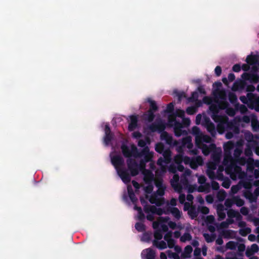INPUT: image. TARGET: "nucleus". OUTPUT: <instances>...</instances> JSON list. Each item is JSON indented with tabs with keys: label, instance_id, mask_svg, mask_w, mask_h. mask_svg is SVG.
<instances>
[{
	"label": "nucleus",
	"instance_id": "nucleus-56",
	"mask_svg": "<svg viewBox=\"0 0 259 259\" xmlns=\"http://www.w3.org/2000/svg\"><path fill=\"white\" fill-rule=\"evenodd\" d=\"M172 233L171 231H168L166 232V233L164 236V239L167 242L171 239H172Z\"/></svg>",
	"mask_w": 259,
	"mask_h": 259
},
{
	"label": "nucleus",
	"instance_id": "nucleus-40",
	"mask_svg": "<svg viewBox=\"0 0 259 259\" xmlns=\"http://www.w3.org/2000/svg\"><path fill=\"white\" fill-rule=\"evenodd\" d=\"M249 81L251 83H258L259 82V76L257 74L251 73L249 78Z\"/></svg>",
	"mask_w": 259,
	"mask_h": 259
},
{
	"label": "nucleus",
	"instance_id": "nucleus-60",
	"mask_svg": "<svg viewBox=\"0 0 259 259\" xmlns=\"http://www.w3.org/2000/svg\"><path fill=\"white\" fill-rule=\"evenodd\" d=\"M210 186L211 187L212 189L214 190H218L220 188L219 184L217 182L214 181H212L211 182V185Z\"/></svg>",
	"mask_w": 259,
	"mask_h": 259
},
{
	"label": "nucleus",
	"instance_id": "nucleus-12",
	"mask_svg": "<svg viewBox=\"0 0 259 259\" xmlns=\"http://www.w3.org/2000/svg\"><path fill=\"white\" fill-rule=\"evenodd\" d=\"M130 122L128 125V130L130 132L134 131L138 126V117L137 115H132L130 116Z\"/></svg>",
	"mask_w": 259,
	"mask_h": 259
},
{
	"label": "nucleus",
	"instance_id": "nucleus-26",
	"mask_svg": "<svg viewBox=\"0 0 259 259\" xmlns=\"http://www.w3.org/2000/svg\"><path fill=\"white\" fill-rule=\"evenodd\" d=\"M203 236L205 241L207 243H211L213 242L216 238V235L215 234H212L210 235L208 233H204L203 234Z\"/></svg>",
	"mask_w": 259,
	"mask_h": 259
},
{
	"label": "nucleus",
	"instance_id": "nucleus-61",
	"mask_svg": "<svg viewBox=\"0 0 259 259\" xmlns=\"http://www.w3.org/2000/svg\"><path fill=\"white\" fill-rule=\"evenodd\" d=\"M222 68L220 66H217L214 69L215 74L217 76H220L222 73Z\"/></svg>",
	"mask_w": 259,
	"mask_h": 259
},
{
	"label": "nucleus",
	"instance_id": "nucleus-23",
	"mask_svg": "<svg viewBox=\"0 0 259 259\" xmlns=\"http://www.w3.org/2000/svg\"><path fill=\"white\" fill-rule=\"evenodd\" d=\"M209 109L212 114H218L220 110V107L217 103L211 104L209 107Z\"/></svg>",
	"mask_w": 259,
	"mask_h": 259
},
{
	"label": "nucleus",
	"instance_id": "nucleus-2",
	"mask_svg": "<svg viewBox=\"0 0 259 259\" xmlns=\"http://www.w3.org/2000/svg\"><path fill=\"white\" fill-rule=\"evenodd\" d=\"M132 151L134 154V157L142 158L140 161L139 169H145L146 163L152 161L153 152L150 151V149L148 147L143 148L140 152H139L137 147L136 146H133L132 147Z\"/></svg>",
	"mask_w": 259,
	"mask_h": 259
},
{
	"label": "nucleus",
	"instance_id": "nucleus-4",
	"mask_svg": "<svg viewBox=\"0 0 259 259\" xmlns=\"http://www.w3.org/2000/svg\"><path fill=\"white\" fill-rule=\"evenodd\" d=\"M128 169L131 172V176L134 177L139 174V164L136 161L132 158H128L126 160Z\"/></svg>",
	"mask_w": 259,
	"mask_h": 259
},
{
	"label": "nucleus",
	"instance_id": "nucleus-10",
	"mask_svg": "<svg viewBox=\"0 0 259 259\" xmlns=\"http://www.w3.org/2000/svg\"><path fill=\"white\" fill-rule=\"evenodd\" d=\"M226 124V131L232 132L235 134H238L239 133L240 130L239 127L237 125L236 122L232 121H229L228 118L227 117Z\"/></svg>",
	"mask_w": 259,
	"mask_h": 259
},
{
	"label": "nucleus",
	"instance_id": "nucleus-8",
	"mask_svg": "<svg viewBox=\"0 0 259 259\" xmlns=\"http://www.w3.org/2000/svg\"><path fill=\"white\" fill-rule=\"evenodd\" d=\"M247 97L249 99V102L252 107H254L256 111H259V96L256 97L252 93H247Z\"/></svg>",
	"mask_w": 259,
	"mask_h": 259
},
{
	"label": "nucleus",
	"instance_id": "nucleus-11",
	"mask_svg": "<svg viewBox=\"0 0 259 259\" xmlns=\"http://www.w3.org/2000/svg\"><path fill=\"white\" fill-rule=\"evenodd\" d=\"M135 146L134 144L131 145V149L125 144H122L121 146V149L123 156L125 157L131 158L132 156L134 157V154L132 151V147Z\"/></svg>",
	"mask_w": 259,
	"mask_h": 259
},
{
	"label": "nucleus",
	"instance_id": "nucleus-21",
	"mask_svg": "<svg viewBox=\"0 0 259 259\" xmlns=\"http://www.w3.org/2000/svg\"><path fill=\"white\" fill-rule=\"evenodd\" d=\"M146 252V259H155V252L151 248H148L145 249Z\"/></svg>",
	"mask_w": 259,
	"mask_h": 259
},
{
	"label": "nucleus",
	"instance_id": "nucleus-42",
	"mask_svg": "<svg viewBox=\"0 0 259 259\" xmlns=\"http://www.w3.org/2000/svg\"><path fill=\"white\" fill-rule=\"evenodd\" d=\"M251 230L250 228H245L244 229H240L239 234L242 236H246L247 234H249L251 232Z\"/></svg>",
	"mask_w": 259,
	"mask_h": 259
},
{
	"label": "nucleus",
	"instance_id": "nucleus-41",
	"mask_svg": "<svg viewBox=\"0 0 259 259\" xmlns=\"http://www.w3.org/2000/svg\"><path fill=\"white\" fill-rule=\"evenodd\" d=\"M135 228L138 232H141L145 230V226L142 223L138 222L135 224Z\"/></svg>",
	"mask_w": 259,
	"mask_h": 259
},
{
	"label": "nucleus",
	"instance_id": "nucleus-51",
	"mask_svg": "<svg viewBox=\"0 0 259 259\" xmlns=\"http://www.w3.org/2000/svg\"><path fill=\"white\" fill-rule=\"evenodd\" d=\"M245 197L246 198H248L251 202L255 201L256 200V198L250 192L245 193Z\"/></svg>",
	"mask_w": 259,
	"mask_h": 259
},
{
	"label": "nucleus",
	"instance_id": "nucleus-64",
	"mask_svg": "<svg viewBox=\"0 0 259 259\" xmlns=\"http://www.w3.org/2000/svg\"><path fill=\"white\" fill-rule=\"evenodd\" d=\"M225 259H237L236 254L235 253H229Z\"/></svg>",
	"mask_w": 259,
	"mask_h": 259
},
{
	"label": "nucleus",
	"instance_id": "nucleus-14",
	"mask_svg": "<svg viewBox=\"0 0 259 259\" xmlns=\"http://www.w3.org/2000/svg\"><path fill=\"white\" fill-rule=\"evenodd\" d=\"M168 212H170L172 215L177 220H179L182 215V212L176 207H168L167 209Z\"/></svg>",
	"mask_w": 259,
	"mask_h": 259
},
{
	"label": "nucleus",
	"instance_id": "nucleus-57",
	"mask_svg": "<svg viewBox=\"0 0 259 259\" xmlns=\"http://www.w3.org/2000/svg\"><path fill=\"white\" fill-rule=\"evenodd\" d=\"M155 186L158 188H160L161 187H165L164 185L163 184V181L162 179H158L155 182Z\"/></svg>",
	"mask_w": 259,
	"mask_h": 259
},
{
	"label": "nucleus",
	"instance_id": "nucleus-29",
	"mask_svg": "<svg viewBox=\"0 0 259 259\" xmlns=\"http://www.w3.org/2000/svg\"><path fill=\"white\" fill-rule=\"evenodd\" d=\"M193 251V248L191 245H187L184 248V253L183 254L184 257H189L190 254Z\"/></svg>",
	"mask_w": 259,
	"mask_h": 259
},
{
	"label": "nucleus",
	"instance_id": "nucleus-33",
	"mask_svg": "<svg viewBox=\"0 0 259 259\" xmlns=\"http://www.w3.org/2000/svg\"><path fill=\"white\" fill-rule=\"evenodd\" d=\"M198 92L197 91H195L192 93L191 96L188 98V100L190 102H194L198 100Z\"/></svg>",
	"mask_w": 259,
	"mask_h": 259
},
{
	"label": "nucleus",
	"instance_id": "nucleus-24",
	"mask_svg": "<svg viewBox=\"0 0 259 259\" xmlns=\"http://www.w3.org/2000/svg\"><path fill=\"white\" fill-rule=\"evenodd\" d=\"M234 204H236L238 207H241L244 205V201L240 198L239 196H233Z\"/></svg>",
	"mask_w": 259,
	"mask_h": 259
},
{
	"label": "nucleus",
	"instance_id": "nucleus-39",
	"mask_svg": "<svg viewBox=\"0 0 259 259\" xmlns=\"http://www.w3.org/2000/svg\"><path fill=\"white\" fill-rule=\"evenodd\" d=\"M211 117L215 122L219 123L224 120V119L223 118L222 116L219 115V113L212 114Z\"/></svg>",
	"mask_w": 259,
	"mask_h": 259
},
{
	"label": "nucleus",
	"instance_id": "nucleus-7",
	"mask_svg": "<svg viewBox=\"0 0 259 259\" xmlns=\"http://www.w3.org/2000/svg\"><path fill=\"white\" fill-rule=\"evenodd\" d=\"M104 131V143L105 145L108 146L113 140L114 134L111 132L110 127L108 124L105 125Z\"/></svg>",
	"mask_w": 259,
	"mask_h": 259
},
{
	"label": "nucleus",
	"instance_id": "nucleus-63",
	"mask_svg": "<svg viewBox=\"0 0 259 259\" xmlns=\"http://www.w3.org/2000/svg\"><path fill=\"white\" fill-rule=\"evenodd\" d=\"M240 212L244 215H247L249 213V210L246 207L243 206L241 208Z\"/></svg>",
	"mask_w": 259,
	"mask_h": 259
},
{
	"label": "nucleus",
	"instance_id": "nucleus-54",
	"mask_svg": "<svg viewBox=\"0 0 259 259\" xmlns=\"http://www.w3.org/2000/svg\"><path fill=\"white\" fill-rule=\"evenodd\" d=\"M215 147V145L214 144H211L210 145V147H207L206 146V149H205V148H204L203 149V153L205 155H207L208 154L209 152L211 150V149L212 148H214Z\"/></svg>",
	"mask_w": 259,
	"mask_h": 259
},
{
	"label": "nucleus",
	"instance_id": "nucleus-19",
	"mask_svg": "<svg viewBox=\"0 0 259 259\" xmlns=\"http://www.w3.org/2000/svg\"><path fill=\"white\" fill-rule=\"evenodd\" d=\"M210 185L209 183L202 184L198 188V191L199 192L209 193L210 191Z\"/></svg>",
	"mask_w": 259,
	"mask_h": 259
},
{
	"label": "nucleus",
	"instance_id": "nucleus-49",
	"mask_svg": "<svg viewBox=\"0 0 259 259\" xmlns=\"http://www.w3.org/2000/svg\"><path fill=\"white\" fill-rule=\"evenodd\" d=\"M174 111V105L173 103H169L166 107V109L165 112L166 113H173Z\"/></svg>",
	"mask_w": 259,
	"mask_h": 259
},
{
	"label": "nucleus",
	"instance_id": "nucleus-32",
	"mask_svg": "<svg viewBox=\"0 0 259 259\" xmlns=\"http://www.w3.org/2000/svg\"><path fill=\"white\" fill-rule=\"evenodd\" d=\"M188 213L192 219H194L196 218L198 214L197 211L194 206L191 207V208L189 210Z\"/></svg>",
	"mask_w": 259,
	"mask_h": 259
},
{
	"label": "nucleus",
	"instance_id": "nucleus-38",
	"mask_svg": "<svg viewBox=\"0 0 259 259\" xmlns=\"http://www.w3.org/2000/svg\"><path fill=\"white\" fill-rule=\"evenodd\" d=\"M154 237L155 239L154 240H161L163 237V235L161 232V230L160 229H157L156 231H155L154 233Z\"/></svg>",
	"mask_w": 259,
	"mask_h": 259
},
{
	"label": "nucleus",
	"instance_id": "nucleus-58",
	"mask_svg": "<svg viewBox=\"0 0 259 259\" xmlns=\"http://www.w3.org/2000/svg\"><path fill=\"white\" fill-rule=\"evenodd\" d=\"M192 133L196 136H198L200 134V128L197 126H194L192 128Z\"/></svg>",
	"mask_w": 259,
	"mask_h": 259
},
{
	"label": "nucleus",
	"instance_id": "nucleus-35",
	"mask_svg": "<svg viewBox=\"0 0 259 259\" xmlns=\"http://www.w3.org/2000/svg\"><path fill=\"white\" fill-rule=\"evenodd\" d=\"M155 149L157 152H158L160 154H162L164 152V151L165 150L164 149V145L161 143H157L155 145Z\"/></svg>",
	"mask_w": 259,
	"mask_h": 259
},
{
	"label": "nucleus",
	"instance_id": "nucleus-18",
	"mask_svg": "<svg viewBox=\"0 0 259 259\" xmlns=\"http://www.w3.org/2000/svg\"><path fill=\"white\" fill-rule=\"evenodd\" d=\"M153 245L160 250L164 249L167 248V244L164 241H158L157 240L153 241Z\"/></svg>",
	"mask_w": 259,
	"mask_h": 259
},
{
	"label": "nucleus",
	"instance_id": "nucleus-50",
	"mask_svg": "<svg viewBox=\"0 0 259 259\" xmlns=\"http://www.w3.org/2000/svg\"><path fill=\"white\" fill-rule=\"evenodd\" d=\"M232 232L233 231L231 230H224L222 232V235L225 238H230Z\"/></svg>",
	"mask_w": 259,
	"mask_h": 259
},
{
	"label": "nucleus",
	"instance_id": "nucleus-45",
	"mask_svg": "<svg viewBox=\"0 0 259 259\" xmlns=\"http://www.w3.org/2000/svg\"><path fill=\"white\" fill-rule=\"evenodd\" d=\"M225 205L228 207L230 208L234 204L233 196L231 198H227L225 200Z\"/></svg>",
	"mask_w": 259,
	"mask_h": 259
},
{
	"label": "nucleus",
	"instance_id": "nucleus-17",
	"mask_svg": "<svg viewBox=\"0 0 259 259\" xmlns=\"http://www.w3.org/2000/svg\"><path fill=\"white\" fill-rule=\"evenodd\" d=\"M227 117L223 121L218 123L217 125V130L219 133L222 134L227 130L226 124Z\"/></svg>",
	"mask_w": 259,
	"mask_h": 259
},
{
	"label": "nucleus",
	"instance_id": "nucleus-55",
	"mask_svg": "<svg viewBox=\"0 0 259 259\" xmlns=\"http://www.w3.org/2000/svg\"><path fill=\"white\" fill-rule=\"evenodd\" d=\"M229 100L231 103H235L237 100V97L234 93H230L229 94Z\"/></svg>",
	"mask_w": 259,
	"mask_h": 259
},
{
	"label": "nucleus",
	"instance_id": "nucleus-44",
	"mask_svg": "<svg viewBox=\"0 0 259 259\" xmlns=\"http://www.w3.org/2000/svg\"><path fill=\"white\" fill-rule=\"evenodd\" d=\"M197 112V108L195 106H190L186 109V112L189 115H193Z\"/></svg>",
	"mask_w": 259,
	"mask_h": 259
},
{
	"label": "nucleus",
	"instance_id": "nucleus-62",
	"mask_svg": "<svg viewBox=\"0 0 259 259\" xmlns=\"http://www.w3.org/2000/svg\"><path fill=\"white\" fill-rule=\"evenodd\" d=\"M250 249L251 250L252 252L254 253L258 251L259 247L256 244H253L251 245Z\"/></svg>",
	"mask_w": 259,
	"mask_h": 259
},
{
	"label": "nucleus",
	"instance_id": "nucleus-47",
	"mask_svg": "<svg viewBox=\"0 0 259 259\" xmlns=\"http://www.w3.org/2000/svg\"><path fill=\"white\" fill-rule=\"evenodd\" d=\"M244 83H238L235 82L233 86L232 89L234 91H237L239 89H242L244 88Z\"/></svg>",
	"mask_w": 259,
	"mask_h": 259
},
{
	"label": "nucleus",
	"instance_id": "nucleus-9",
	"mask_svg": "<svg viewBox=\"0 0 259 259\" xmlns=\"http://www.w3.org/2000/svg\"><path fill=\"white\" fill-rule=\"evenodd\" d=\"M204 126L207 131L210 134L212 137L216 135V130L214 124L210 121L209 118H205L204 119Z\"/></svg>",
	"mask_w": 259,
	"mask_h": 259
},
{
	"label": "nucleus",
	"instance_id": "nucleus-27",
	"mask_svg": "<svg viewBox=\"0 0 259 259\" xmlns=\"http://www.w3.org/2000/svg\"><path fill=\"white\" fill-rule=\"evenodd\" d=\"M246 62L249 65L255 64L257 62V57L255 55H248L246 59Z\"/></svg>",
	"mask_w": 259,
	"mask_h": 259
},
{
	"label": "nucleus",
	"instance_id": "nucleus-22",
	"mask_svg": "<svg viewBox=\"0 0 259 259\" xmlns=\"http://www.w3.org/2000/svg\"><path fill=\"white\" fill-rule=\"evenodd\" d=\"M147 102L150 104V108L148 110H151L152 111H153L154 112H156L158 109V107L156 104V103L155 101L151 100V99H148Z\"/></svg>",
	"mask_w": 259,
	"mask_h": 259
},
{
	"label": "nucleus",
	"instance_id": "nucleus-28",
	"mask_svg": "<svg viewBox=\"0 0 259 259\" xmlns=\"http://www.w3.org/2000/svg\"><path fill=\"white\" fill-rule=\"evenodd\" d=\"M154 179V176L153 174L148 171L147 174H146L144 176V180L146 183H151Z\"/></svg>",
	"mask_w": 259,
	"mask_h": 259
},
{
	"label": "nucleus",
	"instance_id": "nucleus-53",
	"mask_svg": "<svg viewBox=\"0 0 259 259\" xmlns=\"http://www.w3.org/2000/svg\"><path fill=\"white\" fill-rule=\"evenodd\" d=\"M175 135L177 137H180L182 135L186 134V132L184 130H183L182 128L181 129H176L174 130Z\"/></svg>",
	"mask_w": 259,
	"mask_h": 259
},
{
	"label": "nucleus",
	"instance_id": "nucleus-37",
	"mask_svg": "<svg viewBox=\"0 0 259 259\" xmlns=\"http://www.w3.org/2000/svg\"><path fill=\"white\" fill-rule=\"evenodd\" d=\"M152 234L150 232H145L142 236V241L148 242L151 240Z\"/></svg>",
	"mask_w": 259,
	"mask_h": 259
},
{
	"label": "nucleus",
	"instance_id": "nucleus-25",
	"mask_svg": "<svg viewBox=\"0 0 259 259\" xmlns=\"http://www.w3.org/2000/svg\"><path fill=\"white\" fill-rule=\"evenodd\" d=\"M162 154L166 160V163H168L171 160V151L169 149H165Z\"/></svg>",
	"mask_w": 259,
	"mask_h": 259
},
{
	"label": "nucleus",
	"instance_id": "nucleus-3",
	"mask_svg": "<svg viewBox=\"0 0 259 259\" xmlns=\"http://www.w3.org/2000/svg\"><path fill=\"white\" fill-rule=\"evenodd\" d=\"M214 102L217 103L220 107V110L227 109L229 106V103L226 100V94L223 91H219L218 95L214 94Z\"/></svg>",
	"mask_w": 259,
	"mask_h": 259
},
{
	"label": "nucleus",
	"instance_id": "nucleus-5",
	"mask_svg": "<svg viewBox=\"0 0 259 259\" xmlns=\"http://www.w3.org/2000/svg\"><path fill=\"white\" fill-rule=\"evenodd\" d=\"M144 210L146 213H152L158 215H161L163 214H168L167 211H165L161 208H157L154 205H146L144 207Z\"/></svg>",
	"mask_w": 259,
	"mask_h": 259
},
{
	"label": "nucleus",
	"instance_id": "nucleus-52",
	"mask_svg": "<svg viewBox=\"0 0 259 259\" xmlns=\"http://www.w3.org/2000/svg\"><path fill=\"white\" fill-rule=\"evenodd\" d=\"M238 211H236L234 209H231L229 210L227 212V214L229 218H234L235 217L236 215L237 214Z\"/></svg>",
	"mask_w": 259,
	"mask_h": 259
},
{
	"label": "nucleus",
	"instance_id": "nucleus-15",
	"mask_svg": "<svg viewBox=\"0 0 259 259\" xmlns=\"http://www.w3.org/2000/svg\"><path fill=\"white\" fill-rule=\"evenodd\" d=\"M239 162L241 165H244L245 163H247V168L249 169H251L253 168V160L252 159H250L248 160L244 157H241L239 159Z\"/></svg>",
	"mask_w": 259,
	"mask_h": 259
},
{
	"label": "nucleus",
	"instance_id": "nucleus-20",
	"mask_svg": "<svg viewBox=\"0 0 259 259\" xmlns=\"http://www.w3.org/2000/svg\"><path fill=\"white\" fill-rule=\"evenodd\" d=\"M127 192L131 200L132 201L133 203H136L138 199L136 197L131 186L127 187Z\"/></svg>",
	"mask_w": 259,
	"mask_h": 259
},
{
	"label": "nucleus",
	"instance_id": "nucleus-46",
	"mask_svg": "<svg viewBox=\"0 0 259 259\" xmlns=\"http://www.w3.org/2000/svg\"><path fill=\"white\" fill-rule=\"evenodd\" d=\"M237 248H238V255L240 256H242L243 254L242 252L245 250V245L244 244L241 243L237 245Z\"/></svg>",
	"mask_w": 259,
	"mask_h": 259
},
{
	"label": "nucleus",
	"instance_id": "nucleus-48",
	"mask_svg": "<svg viewBox=\"0 0 259 259\" xmlns=\"http://www.w3.org/2000/svg\"><path fill=\"white\" fill-rule=\"evenodd\" d=\"M244 83H238L235 82L233 86L232 89L234 91H237L239 89H242L244 88Z\"/></svg>",
	"mask_w": 259,
	"mask_h": 259
},
{
	"label": "nucleus",
	"instance_id": "nucleus-30",
	"mask_svg": "<svg viewBox=\"0 0 259 259\" xmlns=\"http://www.w3.org/2000/svg\"><path fill=\"white\" fill-rule=\"evenodd\" d=\"M192 237L189 232H185L181 237L180 241L182 242H186L192 240Z\"/></svg>",
	"mask_w": 259,
	"mask_h": 259
},
{
	"label": "nucleus",
	"instance_id": "nucleus-43",
	"mask_svg": "<svg viewBox=\"0 0 259 259\" xmlns=\"http://www.w3.org/2000/svg\"><path fill=\"white\" fill-rule=\"evenodd\" d=\"M166 253L169 258H172L174 259H180V256L178 253L173 252L170 250H167Z\"/></svg>",
	"mask_w": 259,
	"mask_h": 259
},
{
	"label": "nucleus",
	"instance_id": "nucleus-59",
	"mask_svg": "<svg viewBox=\"0 0 259 259\" xmlns=\"http://www.w3.org/2000/svg\"><path fill=\"white\" fill-rule=\"evenodd\" d=\"M206 179L203 175L200 176L198 179V182L201 185L206 184Z\"/></svg>",
	"mask_w": 259,
	"mask_h": 259
},
{
	"label": "nucleus",
	"instance_id": "nucleus-13",
	"mask_svg": "<svg viewBox=\"0 0 259 259\" xmlns=\"http://www.w3.org/2000/svg\"><path fill=\"white\" fill-rule=\"evenodd\" d=\"M191 161L190 166L192 169L197 168L199 165H201L203 163V159L200 156L192 158Z\"/></svg>",
	"mask_w": 259,
	"mask_h": 259
},
{
	"label": "nucleus",
	"instance_id": "nucleus-34",
	"mask_svg": "<svg viewBox=\"0 0 259 259\" xmlns=\"http://www.w3.org/2000/svg\"><path fill=\"white\" fill-rule=\"evenodd\" d=\"M183 144L185 145H187L188 148H191L193 146V144L191 143V138L190 137H186L184 138L182 140Z\"/></svg>",
	"mask_w": 259,
	"mask_h": 259
},
{
	"label": "nucleus",
	"instance_id": "nucleus-16",
	"mask_svg": "<svg viewBox=\"0 0 259 259\" xmlns=\"http://www.w3.org/2000/svg\"><path fill=\"white\" fill-rule=\"evenodd\" d=\"M160 138L162 140H165L168 144H171L173 141L172 137L165 131L161 133Z\"/></svg>",
	"mask_w": 259,
	"mask_h": 259
},
{
	"label": "nucleus",
	"instance_id": "nucleus-36",
	"mask_svg": "<svg viewBox=\"0 0 259 259\" xmlns=\"http://www.w3.org/2000/svg\"><path fill=\"white\" fill-rule=\"evenodd\" d=\"M238 244V243L236 242L230 241L226 243V247L227 249L234 250L236 249Z\"/></svg>",
	"mask_w": 259,
	"mask_h": 259
},
{
	"label": "nucleus",
	"instance_id": "nucleus-1",
	"mask_svg": "<svg viewBox=\"0 0 259 259\" xmlns=\"http://www.w3.org/2000/svg\"><path fill=\"white\" fill-rule=\"evenodd\" d=\"M111 161L123 182L126 184L130 183L131 178L128 170L119 167L124 165V161L123 158L120 155H114L111 157Z\"/></svg>",
	"mask_w": 259,
	"mask_h": 259
},
{
	"label": "nucleus",
	"instance_id": "nucleus-31",
	"mask_svg": "<svg viewBox=\"0 0 259 259\" xmlns=\"http://www.w3.org/2000/svg\"><path fill=\"white\" fill-rule=\"evenodd\" d=\"M145 116H146V119L149 122H152L155 118L154 112L148 110L147 113L145 114Z\"/></svg>",
	"mask_w": 259,
	"mask_h": 259
},
{
	"label": "nucleus",
	"instance_id": "nucleus-6",
	"mask_svg": "<svg viewBox=\"0 0 259 259\" xmlns=\"http://www.w3.org/2000/svg\"><path fill=\"white\" fill-rule=\"evenodd\" d=\"M148 128L152 132L158 131L159 133H162L163 132H165V124L160 120L159 121L152 123Z\"/></svg>",
	"mask_w": 259,
	"mask_h": 259
}]
</instances>
